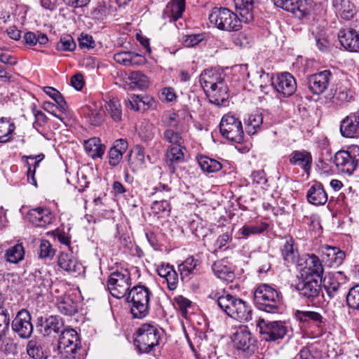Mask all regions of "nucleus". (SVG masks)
<instances>
[{
  "mask_svg": "<svg viewBox=\"0 0 359 359\" xmlns=\"http://www.w3.org/2000/svg\"><path fill=\"white\" fill-rule=\"evenodd\" d=\"M304 273L306 276H316L322 282L324 269L322 262L315 254H307L305 258Z\"/></svg>",
  "mask_w": 359,
  "mask_h": 359,
  "instance_id": "obj_24",
  "label": "nucleus"
},
{
  "mask_svg": "<svg viewBox=\"0 0 359 359\" xmlns=\"http://www.w3.org/2000/svg\"><path fill=\"white\" fill-rule=\"evenodd\" d=\"M296 289L302 297L313 302L318 297L321 290L320 280L311 276H306L297 283Z\"/></svg>",
  "mask_w": 359,
  "mask_h": 359,
  "instance_id": "obj_10",
  "label": "nucleus"
},
{
  "mask_svg": "<svg viewBox=\"0 0 359 359\" xmlns=\"http://www.w3.org/2000/svg\"><path fill=\"white\" fill-rule=\"evenodd\" d=\"M295 316L296 318L302 321V322H309V321H313V322H322V316L316 311H297L295 312Z\"/></svg>",
  "mask_w": 359,
  "mask_h": 359,
  "instance_id": "obj_56",
  "label": "nucleus"
},
{
  "mask_svg": "<svg viewBox=\"0 0 359 359\" xmlns=\"http://www.w3.org/2000/svg\"><path fill=\"white\" fill-rule=\"evenodd\" d=\"M271 86L284 97L292 95L297 90V83L289 72H283L272 78Z\"/></svg>",
  "mask_w": 359,
  "mask_h": 359,
  "instance_id": "obj_9",
  "label": "nucleus"
},
{
  "mask_svg": "<svg viewBox=\"0 0 359 359\" xmlns=\"http://www.w3.org/2000/svg\"><path fill=\"white\" fill-rule=\"evenodd\" d=\"M268 227V224L264 222L259 225L243 226L240 231L243 237L247 238L250 235L262 233Z\"/></svg>",
  "mask_w": 359,
  "mask_h": 359,
  "instance_id": "obj_57",
  "label": "nucleus"
},
{
  "mask_svg": "<svg viewBox=\"0 0 359 359\" xmlns=\"http://www.w3.org/2000/svg\"><path fill=\"white\" fill-rule=\"evenodd\" d=\"M246 133L252 135L261 130L263 124V116L262 114H252L249 115L248 119L245 122Z\"/></svg>",
  "mask_w": 359,
  "mask_h": 359,
  "instance_id": "obj_46",
  "label": "nucleus"
},
{
  "mask_svg": "<svg viewBox=\"0 0 359 359\" xmlns=\"http://www.w3.org/2000/svg\"><path fill=\"white\" fill-rule=\"evenodd\" d=\"M344 273L341 271L329 273L324 278H322L323 287L325 290L330 298L334 297L339 292L341 284L339 282V278H343Z\"/></svg>",
  "mask_w": 359,
  "mask_h": 359,
  "instance_id": "obj_26",
  "label": "nucleus"
},
{
  "mask_svg": "<svg viewBox=\"0 0 359 359\" xmlns=\"http://www.w3.org/2000/svg\"><path fill=\"white\" fill-rule=\"evenodd\" d=\"M130 83L133 84V88H137L139 89H145L149 86V80L146 75L141 72H133L128 76Z\"/></svg>",
  "mask_w": 359,
  "mask_h": 359,
  "instance_id": "obj_51",
  "label": "nucleus"
},
{
  "mask_svg": "<svg viewBox=\"0 0 359 359\" xmlns=\"http://www.w3.org/2000/svg\"><path fill=\"white\" fill-rule=\"evenodd\" d=\"M11 327L20 338H29L33 332V325L29 311L25 309L20 310L13 320Z\"/></svg>",
  "mask_w": 359,
  "mask_h": 359,
  "instance_id": "obj_11",
  "label": "nucleus"
},
{
  "mask_svg": "<svg viewBox=\"0 0 359 359\" xmlns=\"http://www.w3.org/2000/svg\"><path fill=\"white\" fill-rule=\"evenodd\" d=\"M203 39L202 34H190L186 36L184 41V44L187 47H193L198 44Z\"/></svg>",
  "mask_w": 359,
  "mask_h": 359,
  "instance_id": "obj_63",
  "label": "nucleus"
},
{
  "mask_svg": "<svg viewBox=\"0 0 359 359\" xmlns=\"http://www.w3.org/2000/svg\"><path fill=\"white\" fill-rule=\"evenodd\" d=\"M57 345H81L77 332L72 328L63 329L59 336Z\"/></svg>",
  "mask_w": 359,
  "mask_h": 359,
  "instance_id": "obj_42",
  "label": "nucleus"
},
{
  "mask_svg": "<svg viewBox=\"0 0 359 359\" xmlns=\"http://www.w3.org/2000/svg\"><path fill=\"white\" fill-rule=\"evenodd\" d=\"M114 59L117 63L129 67L130 61H131V52L121 51L116 53L114 55Z\"/></svg>",
  "mask_w": 359,
  "mask_h": 359,
  "instance_id": "obj_61",
  "label": "nucleus"
},
{
  "mask_svg": "<svg viewBox=\"0 0 359 359\" xmlns=\"http://www.w3.org/2000/svg\"><path fill=\"white\" fill-rule=\"evenodd\" d=\"M158 275L163 278L170 290H174L178 285V275L172 265L168 263H161L156 266Z\"/></svg>",
  "mask_w": 359,
  "mask_h": 359,
  "instance_id": "obj_22",
  "label": "nucleus"
},
{
  "mask_svg": "<svg viewBox=\"0 0 359 359\" xmlns=\"http://www.w3.org/2000/svg\"><path fill=\"white\" fill-rule=\"evenodd\" d=\"M185 11V0H170L163 11L162 18L165 22H175L182 17Z\"/></svg>",
  "mask_w": 359,
  "mask_h": 359,
  "instance_id": "obj_19",
  "label": "nucleus"
},
{
  "mask_svg": "<svg viewBox=\"0 0 359 359\" xmlns=\"http://www.w3.org/2000/svg\"><path fill=\"white\" fill-rule=\"evenodd\" d=\"M76 43L72 36L62 35L56 44V49L61 51H72L76 48Z\"/></svg>",
  "mask_w": 359,
  "mask_h": 359,
  "instance_id": "obj_55",
  "label": "nucleus"
},
{
  "mask_svg": "<svg viewBox=\"0 0 359 359\" xmlns=\"http://www.w3.org/2000/svg\"><path fill=\"white\" fill-rule=\"evenodd\" d=\"M346 304L350 309L359 311V285L349 289L346 294Z\"/></svg>",
  "mask_w": 359,
  "mask_h": 359,
  "instance_id": "obj_53",
  "label": "nucleus"
},
{
  "mask_svg": "<svg viewBox=\"0 0 359 359\" xmlns=\"http://www.w3.org/2000/svg\"><path fill=\"white\" fill-rule=\"evenodd\" d=\"M323 255L327 257L331 266H338L341 265L345 258L344 252L336 247L327 246Z\"/></svg>",
  "mask_w": 359,
  "mask_h": 359,
  "instance_id": "obj_44",
  "label": "nucleus"
},
{
  "mask_svg": "<svg viewBox=\"0 0 359 359\" xmlns=\"http://www.w3.org/2000/svg\"><path fill=\"white\" fill-rule=\"evenodd\" d=\"M197 162L202 171L207 174L218 172L222 168L219 161L207 156H198Z\"/></svg>",
  "mask_w": 359,
  "mask_h": 359,
  "instance_id": "obj_39",
  "label": "nucleus"
},
{
  "mask_svg": "<svg viewBox=\"0 0 359 359\" xmlns=\"http://www.w3.org/2000/svg\"><path fill=\"white\" fill-rule=\"evenodd\" d=\"M254 302L261 311L277 313L281 303L280 293L269 285L262 284L254 292Z\"/></svg>",
  "mask_w": 359,
  "mask_h": 359,
  "instance_id": "obj_1",
  "label": "nucleus"
},
{
  "mask_svg": "<svg viewBox=\"0 0 359 359\" xmlns=\"http://www.w3.org/2000/svg\"><path fill=\"white\" fill-rule=\"evenodd\" d=\"M58 266L69 274L76 276L83 272V266L74 256L73 253L62 252L57 259Z\"/></svg>",
  "mask_w": 359,
  "mask_h": 359,
  "instance_id": "obj_18",
  "label": "nucleus"
},
{
  "mask_svg": "<svg viewBox=\"0 0 359 359\" xmlns=\"http://www.w3.org/2000/svg\"><path fill=\"white\" fill-rule=\"evenodd\" d=\"M252 311L251 306L241 299L230 317L240 322H248L252 319Z\"/></svg>",
  "mask_w": 359,
  "mask_h": 359,
  "instance_id": "obj_36",
  "label": "nucleus"
},
{
  "mask_svg": "<svg viewBox=\"0 0 359 359\" xmlns=\"http://www.w3.org/2000/svg\"><path fill=\"white\" fill-rule=\"evenodd\" d=\"M200 261L193 257H187L180 265H179V271H180L182 279L190 278L191 276L196 275L198 273Z\"/></svg>",
  "mask_w": 359,
  "mask_h": 359,
  "instance_id": "obj_33",
  "label": "nucleus"
},
{
  "mask_svg": "<svg viewBox=\"0 0 359 359\" xmlns=\"http://www.w3.org/2000/svg\"><path fill=\"white\" fill-rule=\"evenodd\" d=\"M145 162L144 149L140 145H135L128 155V164L133 171L142 168Z\"/></svg>",
  "mask_w": 359,
  "mask_h": 359,
  "instance_id": "obj_32",
  "label": "nucleus"
},
{
  "mask_svg": "<svg viewBox=\"0 0 359 359\" xmlns=\"http://www.w3.org/2000/svg\"><path fill=\"white\" fill-rule=\"evenodd\" d=\"M39 331L43 336H51L61 333L64 328V322L58 316H41L37 320Z\"/></svg>",
  "mask_w": 359,
  "mask_h": 359,
  "instance_id": "obj_12",
  "label": "nucleus"
},
{
  "mask_svg": "<svg viewBox=\"0 0 359 359\" xmlns=\"http://www.w3.org/2000/svg\"><path fill=\"white\" fill-rule=\"evenodd\" d=\"M222 136L235 143L241 144L244 141V132L241 121L233 115L225 114L219 123Z\"/></svg>",
  "mask_w": 359,
  "mask_h": 359,
  "instance_id": "obj_5",
  "label": "nucleus"
},
{
  "mask_svg": "<svg viewBox=\"0 0 359 359\" xmlns=\"http://www.w3.org/2000/svg\"><path fill=\"white\" fill-rule=\"evenodd\" d=\"M106 109L111 118L116 122L120 121L122 117V109L118 98L113 97L106 102Z\"/></svg>",
  "mask_w": 359,
  "mask_h": 359,
  "instance_id": "obj_48",
  "label": "nucleus"
},
{
  "mask_svg": "<svg viewBox=\"0 0 359 359\" xmlns=\"http://www.w3.org/2000/svg\"><path fill=\"white\" fill-rule=\"evenodd\" d=\"M212 269L214 274L224 281L232 282L236 277L234 271L223 261L215 262L212 266Z\"/></svg>",
  "mask_w": 359,
  "mask_h": 359,
  "instance_id": "obj_35",
  "label": "nucleus"
},
{
  "mask_svg": "<svg viewBox=\"0 0 359 359\" xmlns=\"http://www.w3.org/2000/svg\"><path fill=\"white\" fill-rule=\"evenodd\" d=\"M319 146L322 147L321 158L320 161L323 162L324 160L332 159V152L330 148L329 142L327 138H324L319 142Z\"/></svg>",
  "mask_w": 359,
  "mask_h": 359,
  "instance_id": "obj_62",
  "label": "nucleus"
},
{
  "mask_svg": "<svg viewBox=\"0 0 359 359\" xmlns=\"http://www.w3.org/2000/svg\"><path fill=\"white\" fill-rule=\"evenodd\" d=\"M45 156L43 154H40L36 156H23V158H26L27 160H34V162L33 164L30 163L29 161H27L26 164L27 166V181L30 184L34 185L35 187L37 186L36 180L35 179V172L36 169L39 167L40 162L44 158Z\"/></svg>",
  "mask_w": 359,
  "mask_h": 359,
  "instance_id": "obj_43",
  "label": "nucleus"
},
{
  "mask_svg": "<svg viewBox=\"0 0 359 359\" xmlns=\"http://www.w3.org/2000/svg\"><path fill=\"white\" fill-rule=\"evenodd\" d=\"M332 78V74L331 72L324 70L308 76L306 85L312 93L320 95L327 88Z\"/></svg>",
  "mask_w": 359,
  "mask_h": 359,
  "instance_id": "obj_14",
  "label": "nucleus"
},
{
  "mask_svg": "<svg viewBox=\"0 0 359 359\" xmlns=\"http://www.w3.org/2000/svg\"><path fill=\"white\" fill-rule=\"evenodd\" d=\"M160 332L150 324H143L137 330L134 344L140 354H149L159 344Z\"/></svg>",
  "mask_w": 359,
  "mask_h": 359,
  "instance_id": "obj_4",
  "label": "nucleus"
},
{
  "mask_svg": "<svg viewBox=\"0 0 359 359\" xmlns=\"http://www.w3.org/2000/svg\"><path fill=\"white\" fill-rule=\"evenodd\" d=\"M27 353L33 359H48L49 358L45 344L41 339L29 340L27 344Z\"/></svg>",
  "mask_w": 359,
  "mask_h": 359,
  "instance_id": "obj_29",
  "label": "nucleus"
},
{
  "mask_svg": "<svg viewBox=\"0 0 359 359\" xmlns=\"http://www.w3.org/2000/svg\"><path fill=\"white\" fill-rule=\"evenodd\" d=\"M57 349L63 359H80L81 345H57Z\"/></svg>",
  "mask_w": 359,
  "mask_h": 359,
  "instance_id": "obj_47",
  "label": "nucleus"
},
{
  "mask_svg": "<svg viewBox=\"0 0 359 359\" xmlns=\"http://www.w3.org/2000/svg\"><path fill=\"white\" fill-rule=\"evenodd\" d=\"M312 161L311 154L304 149L293 151L289 156L290 163L300 167L306 173L311 170Z\"/></svg>",
  "mask_w": 359,
  "mask_h": 359,
  "instance_id": "obj_25",
  "label": "nucleus"
},
{
  "mask_svg": "<svg viewBox=\"0 0 359 359\" xmlns=\"http://www.w3.org/2000/svg\"><path fill=\"white\" fill-rule=\"evenodd\" d=\"M294 11H290L296 17L302 18L311 13L313 9L312 0H298L294 1Z\"/></svg>",
  "mask_w": 359,
  "mask_h": 359,
  "instance_id": "obj_45",
  "label": "nucleus"
},
{
  "mask_svg": "<svg viewBox=\"0 0 359 359\" xmlns=\"http://www.w3.org/2000/svg\"><path fill=\"white\" fill-rule=\"evenodd\" d=\"M56 304L59 311L64 315L72 316L77 311V303L69 296L57 297Z\"/></svg>",
  "mask_w": 359,
  "mask_h": 359,
  "instance_id": "obj_41",
  "label": "nucleus"
},
{
  "mask_svg": "<svg viewBox=\"0 0 359 359\" xmlns=\"http://www.w3.org/2000/svg\"><path fill=\"white\" fill-rule=\"evenodd\" d=\"M79 42V46L82 48H92L95 46V41L91 36L88 34H81Z\"/></svg>",
  "mask_w": 359,
  "mask_h": 359,
  "instance_id": "obj_64",
  "label": "nucleus"
},
{
  "mask_svg": "<svg viewBox=\"0 0 359 359\" xmlns=\"http://www.w3.org/2000/svg\"><path fill=\"white\" fill-rule=\"evenodd\" d=\"M199 81L204 91L224 83V74L215 69H205L200 75Z\"/></svg>",
  "mask_w": 359,
  "mask_h": 359,
  "instance_id": "obj_21",
  "label": "nucleus"
},
{
  "mask_svg": "<svg viewBox=\"0 0 359 359\" xmlns=\"http://www.w3.org/2000/svg\"><path fill=\"white\" fill-rule=\"evenodd\" d=\"M151 208L153 213L156 215H168L171 210L170 203L166 199L154 201Z\"/></svg>",
  "mask_w": 359,
  "mask_h": 359,
  "instance_id": "obj_58",
  "label": "nucleus"
},
{
  "mask_svg": "<svg viewBox=\"0 0 359 359\" xmlns=\"http://www.w3.org/2000/svg\"><path fill=\"white\" fill-rule=\"evenodd\" d=\"M205 93L209 97L210 102L218 106L224 104L229 97L227 86L225 83L206 90Z\"/></svg>",
  "mask_w": 359,
  "mask_h": 359,
  "instance_id": "obj_30",
  "label": "nucleus"
},
{
  "mask_svg": "<svg viewBox=\"0 0 359 359\" xmlns=\"http://www.w3.org/2000/svg\"><path fill=\"white\" fill-rule=\"evenodd\" d=\"M130 283V274L127 271L123 273L114 271L109 277L107 287L113 297L121 299L127 297Z\"/></svg>",
  "mask_w": 359,
  "mask_h": 359,
  "instance_id": "obj_7",
  "label": "nucleus"
},
{
  "mask_svg": "<svg viewBox=\"0 0 359 359\" xmlns=\"http://www.w3.org/2000/svg\"><path fill=\"white\" fill-rule=\"evenodd\" d=\"M234 6L239 11L241 20L244 23H250L253 20V0H233Z\"/></svg>",
  "mask_w": 359,
  "mask_h": 359,
  "instance_id": "obj_31",
  "label": "nucleus"
},
{
  "mask_svg": "<svg viewBox=\"0 0 359 359\" xmlns=\"http://www.w3.org/2000/svg\"><path fill=\"white\" fill-rule=\"evenodd\" d=\"M9 325L10 316L8 311L0 309V341L7 334Z\"/></svg>",
  "mask_w": 359,
  "mask_h": 359,
  "instance_id": "obj_59",
  "label": "nucleus"
},
{
  "mask_svg": "<svg viewBox=\"0 0 359 359\" xmlns=\"http://www.w3.org/2000/svg\"><path fill=\"white\" fill-rule=\"evenodd\" d=\"M306 197L309 203L314 205H322L327 201V195L320 182H316L310 187Z\"/></svg>",
  "mask_w": 359,
  "mask_h": 359,
  "instance_id": "obj_28",
  "label": "nucleus"
},
{
  "mask_svg": "<svg viewBox=\"0 0 359 359\" xmlns=\"http://www.w3.org/2000/svg\"><path fill=\"white\" fill-rule=\"evenodd\" d=\"M15 129V124L6 118L0 119V142H7Z\"/></svg>",
  "mask_w": 359,
  "mask_h": 359,
  "instance_id": "obj_49",
  "label": "nucleus"
},
{
  "mask_svg": "<svg viewBox=\"0 0 359 359\" xmlns=\"http://www.w3.org/2000/svg\"><path fill=\"white\" fill-rule=\"evenodd\" d=\"M210 22L217 29L227 32L239 30L243 21L233 11L226 8L215 7L208 16Z\"/></svg>",
  "mask_w": 359,
  "mask_h": 359,
  "instance_id": "obj_3",
  "label": "nucleus"
},
{
  "mask_svg": "<svg viewBox=\"0 0 359 359\" xmlns=\"http://www.w3.org/2000/svg\"><path fill=\"white\" fill-rule=\"evenodd\" d=\"M28 219L34 225L39 227H45L53 221V216L48 208H36L32 209L27 214Z\"/></svg>",
  "mask_w": 359,
  "mask_h": 359,
  "instance_id": "obj_20",
  "label": "nucleus"
},
{
  "mask_svg": "<svg viewBox=\"0 0 359 359\" xmlns=\"http://www.w3.org/2000/svg\"><path fill=\"white\" fill-rule=\"evenodd\" d=\"M341 46L350 52H359V34L355 29L341 30L338 34Z\"/></svg>",
  "mask_w": 359,
  "mask_h": 359,
  "instance_id": "obj_23",
  "label": "nucleus"
},
{
  "mask_svg": "<svg viewBox=\"0 0 359 359\" xmlns=\"http://www.w3.org/2000/svg\"><path fill=\"white\" fill-rule=\"evenodd\" d=\"M327 98L332 104L341 106L345 103L351 102L353 100V92L351 90L347 83H340L335 86H332L327 93Z\"/></svg>",
  "mask_w": 359,
  "mask_h": 359,
  "instance_id": "obj_15",
  "label": "nucleus"
},
{
  "mask_svg": "<svg viewBox=\"0 0 359 359\" xmlns=\"http://www.w3.org/2000/svg\"><path fill=\"white\" fill-rule=\"evenodd\" d=\"M44 92L55 100L60 111H65L67 109V104L58 90L53 87L46 86L44 88Z\"/></svg>",
  "mask_w": 359,
  "mask_h": 359,
  "instance_id": "obj_52",
  "label": "nucleus"
},
{
  "mask_svg": "<svg viewBox=\"0 0 359 359\" xmlns=\"http://www.w3.org/2000/svg\"><path fill=\"white\" fill-rule=\"evenodd\" d=\"M55 250L52 248L50 243L48 240H42L39 245V256L40 258H53Z\"/></svg>",
  "mask_w": 359,
  "mask_h": 359,
  "instance_id": "obj_60",
  "label": "nucleus"
},
{
  "mask_svg": "<svg viewBox=\"0 0 359 359\" xmlns=\"http://www.w3.org/2000/svg\"><path fill=\"white\" fill-rule=\"evenodd\" d=\"M260 334L262 339L266 341H276L287 336L289 327L282 321L266 322L262 320L259 322Z\"/></svg>",
  "mask_w": 359,
  "mask_h": 359,
  "instance_id": "obj_8",
  "label": "nucleus"
},
{
  "mask_svg": "<svg viewBox=\"0 0 359 359\" xmlns=\"http://www.w3.org/2000/svg\"><path fill=\"white\" fill-rule=\"evenodd\" d=\"M233 342L237 349L250 353L254 352L257 341L247 327L241 326L233 334Z\"/></svg>",
  "mask_w": 359,
  "mask_h": 359,
  "instance_id": "obj_13",
  "label": "nucleus"
},
{
  "mask_svg": "<svg viewBox=\"0 0 359 359\" xmlns=\"http://www.w3.org/2000/svg\"><path fill=\"white\" fill-rule=\"evenodd\" d=\"M24 40L27 45L30 46H36L37 43L45 45L48 42V38L46 34L38 32H27L24 35Z\"/></svg>",
  "mask_w": 359,
  "mask_h": 359,
  "instance_id": "obj_50",
  "label": "nucleus"
},
{
  "mask_svg": "<svg viewBox=\"0 0 359 359\" xmlns=\"http://www.w3.org/2000/svg\"><path fill=\"white\" fill-rule=\"evenodd\" d=\"M339 130L346 138L359 137V109L350 112L341 121Z\"/></svg>",
  "mask_w": 359,
  "mask_h": 359,
  "instance_id": "obj_16",
  "label": "nucleus"
},
{
  "mask_svg": "<svg viewBox=\"0 0 359 359\" xmlns=\"http://www.w3.org/2000/svg\"><path fill=\"white\" fill-rule=\"evenodd\" d=\"M151 292L144 285L134 286L128 292L126 300L131 303L130 311L133 317L142 319L148 315Z\"/></svg>",
  "mask_w": 359,
  "mask_h": 359,
  "instance_id": "obj_2",
  "label": "nucleus"
},
{
  "mask_svg": "<svg viewBox=\"0 0 359 359\" xmlns=\"http://www.w3.org/2000/svg\"><path fill=\"white\" fill-rule=\"evenodd\" d=\"M25 250L22 243H17L5 250L6 262L18 264L25 258Z\"/></svg>",
  "mask_w": 359,
  "mask_h": 359,
  "instance_id": "obj_40",
  "label": "nucleus"
},
{
  "mask_svg": "<svg viewBox=\"0 0 359 359\" xmlns=\"http://www.w3.org/2000/svg\"><path fill=\"white\" fill-rule=\"evenodd\" d=\"M359 147H352L348 150H339L334 154V163L338 170L351 176L358 165Z\"/></svg>",
  "mask_w": 359,
  "mask_h": 359,
  "instance_id": "obj_6",
  "label": "nucleus"
},
{
  "mask_svg": "<svg viewBox=\"0 0 359 359\" xmlns=\"http://www.w3.org/2000/svg\"><path fill=\"white\" fill-rule=\"evenodd\" d=\"M281 252L283 259L287 262L294 263L295 262L296 257L298 256V251L292 237L286 236L283 238Z\"/></svg>",
  "mask_w": 359,
  "mask_h": 359,
  "instance_id": "obj_38",
  "label": "nucleus"
},
{
  "mask_svg": "<svg viewBox=\"0 0 359 359\" xmlns=\"http://www.w3.org/2000/svg\"><path fill=\"white\" fill-rule=\"evenodd\" d=\"M183 149L182 146H170L167 150L165 154L166 163L171 173H174L176 170V166L184 161Z\"/></svg>",
  "mask_w": 359,
  "mask_h": 359,
  "instance_id": "obj_27",
  "label": "nucleus"
},
{
  "mask_svg": "<svg viewBox=\"0 0 359 359\" xmlns=\"http://www.w3.org/2000/svg\"><path fill=\"white\" fill-rule=\"evenodd\" d=\"M332 6L341 18L349 20L355 14V6L349 0H333Z\"/></svg>",
  "mask_w": 359,
  "mask_h": 359,
  "instance_id": "obj_37",
  "label": "nucleus"
},
{
  "mask_svg": "<svg viewBox=\"0 0 359 359\" xmlns=\"http://www.w3.org/2000/svg\"><path fill=\"white\" fill-rule=\"evenodd\" d=\"M83 147L87 154L92 158H102L105 151V146L101 144L97 137H92L84 141Z\"/></svg>",
  "mask_w": 359,
  "mask_h": 359,
  "instance_id": "obj_34",
  "label": "nucleus"
},
{
  "mask_svg": "<svg viewBox=\"0 0 359 359\" xmlns=\"http://www.w3.org/2000/svg\"><path fill=\"white\" fill-rule=\"evenodd\" d=\"M163 139L170 143L171 146H182L184 143L183 138L180 133L172 129H166L163 131Z\"/></svg>",
  "mask_w": 359,
  "mask_h": 359,
  "instance_id": "obj_54",
  "label": "nucleus"
},
{
  "mask_svg": "<svg viewBox=\"0 0 359 359\" xmlns=\"http://www.w3.org/2000/svg\"><path fill=\"white\" fill-rule=\"evenodd\" d=\"M208 297L215 300L217 306L221 310L224 311L229 316H231V312L234 311L240 298L233 296L224 291L222 292L212 291L208 295Z\"/></svg>",
  "mask_w": 359,
  "mask_h": 359,
  "instance_id": "obj_17",
  "label": "nucleus"
}]
</instances>
